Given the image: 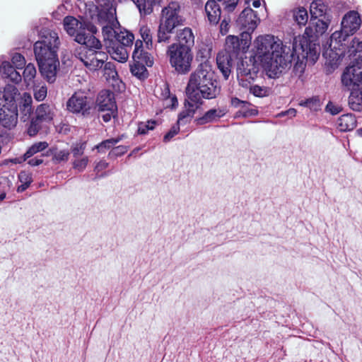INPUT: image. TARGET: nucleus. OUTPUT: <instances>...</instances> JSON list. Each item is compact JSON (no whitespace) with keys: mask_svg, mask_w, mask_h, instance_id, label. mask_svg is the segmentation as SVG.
<instances>
[{"mask_svg":"<svg viewBox=\"0 0 362 362\" xmlns=\"http://www.w3.org/2000/svg\"><path fill=\"white\" fill-rule=\"evenodd\" d=\"M97 14L91 16L93 21L98 22L102 27L103 25L118 24L116 17V9L114 7V0H95Z\"/></svg>","mask_w":362,"mask_h":362,"instance_id":"nucleus-14","label":"nucleus"},{"mask_svg":"<svg viewBox=\"0 0 362 362\" xmlns=\"http://www.w3.org/2000/svg\"><path fill=\"white\" fill-rule=\"evenodd\" d=\"M33 99L30 93H23L19 103V112L21 119L23 122L29 120L33 113Z\"/></svg>","mask_w":362,"mask_h":362,"instance_id":"nucleus-27","label":"nucleus"},{"mask_svg":"<svg viewBox=\"0 0 362 362\" xmlns=\"http://www.w3.org/2000/svg\"><path fill=\"white\" fill-rule=\"evenodd\" d=\"M255 62L257 61H255L253 57H250L241 59L238 63L237 78L242 87L247 88L257 78L259 69Z\"/></svg>","mask_w":362,"mask_h":362,"instance_id":"nucleus-13","label":"nucleus"},{"mask_svg":"<svg viewBox=\"0 0 362 362\" xmlns=\"http://www.w3.org/2000/svg\"><path fill=\"white\" fill-rule=\"evenodd\" d=\"M86 148L85 143H78L71 146V151L74 157L77 158L83 154Z\"/></svg>","mask_w":362,"mask_h":362,"instance_id":"nucleus-48","label":"nucleus"},{"mask_svg":"<svg viewBox=\"0 0 362 362\" xmlns=\"http://www.w3.org/2000/svg\"><path fill=\"white\" fill-rule=\"evenodd\" d=\"M221 87L214 77V73L207 61L202 62L190 74L186 87L187 97L192 102L202 103V99L216 98Z\"/></svg>","mask_w":362,"mask_h":362,"instance_id":"nucleus-3","label":"nucleus"},{"mask_svg":"<svg viewBox=\"0 0 362 362\" xmlns=\"http://www.w3.org/2000/svg\"><path fill=\"white\" fill-rule=\"evenodd\" d=\"M253 58L274 76L291 67L293 54L290 47L273 35H260L253 43Z\"/></svg>","mask_w":362,"mask_h":362,"instance_id":"nucleus-1","label":"nucleus"},{"mask_svg":"<svg viewBox=\"0 0 362 362\" xmlns=\"http://www.w3.org/2000/svg\"><path fill=\"white\" fill-rule=\"evenodd\" d=\"M88 158L85 156L81 159H76L73 162V168L78 172H82L86 168L88 163Z\"/></svg>","mask_w":362,"mask_h":362,"instance_id":"nucleus-44","label":"nucleus"},{"mask_svg":"<svg viewBox=\"0 0 362 362\" xmlns=\"http://www.w3.org/2000/svg\"><path fill=\"white\" fill-rule=\"evenodd\" d=\"M42 161L41 158H34L28 160V163L31 166H37L42 163Z\"/></svg>","mask_w":362,"mask_h":362,"instance_id":"nucleus-59","label":"nucleus"},{"mask_svg":"<svg viewBox=\"0 0 362 362\" xmlns=\"http://www.w3.org/2000/svg\"><path fill=\"white\" fill-rule=\"evenodd\" d=\"M36 69L34 64L30 63L24 69L23 77L28 86L33 82V79L36 76Z\"/></svg>","mask_w":362,"mask_h":362,"instance_id":"nucleus-36","label":"nucleus"},{"mask_svg":"<svg viewBox=\"0 0 362 362\" xmlns=\"http://www.w3.org/2000/svg\"><path fill=\"white\" fill-rule=\"evenodd\" d=\"M337 125L341 132L351 131L355 128L356 119L352 114L343 115L338 118Z\"/></svg>","mask_w":362,"mask_h":362,"instance_id":"nucleus-28","label":"nucleus"},{"mask_svg":"<svg viewBox=\"0 0 362 362\" xmlns=\"http://www.w3.org/2000/svg\"><path fill=\"white\" fill-rule=\"evenodd\" d=\"M34 98L37 101H42L47 96V88L45 85L36 86L33 88Z\"/></svg>","mask_w":362,"mask_h":362,"instance_id":"nucleus-39","label":"nucleus"},{"mask_svg":"<svg viewBox=\"0 0 362 362\" xmlns=\"http://www.w3.org/2000/svg\"><path fill=\"white\" fill-rule=\"evenodd\" d=\"M176 37L177 42L173 43L172 45H180L182 47H187L192 50V47L194 44V35L191 28L186 27L178 30Z\"/></svg>","mask_w":362,"mask_h":362,"instance_id":"nucleus-26","label":"nucleus"},{"mask_svg":"<svg viewBox=\"0 0 362 362\" xmlns=\"http://www.w3.org/2000/svg\"><path fill=\"white\" fill-rule=\"evenodd\" d=\"M128 150L127 146H117L110 151L108 156L110 158H116L118 156H121L124 155Z\"/></svg>","mask_w":362,"mask_h":362,"instance_id":"nucleus-46","label":"nucleus"},{"mask_svg":"<svg viewBox=\"0 0 362 362\" xmlns=\"http://www.w3.org/2000/svg\"><path fill=\"white\" fill-rule=\"evenodd\" d=\"M156 124L157 122L155 120H149L146 123H144L146 127H148L149 130H153L155 128Z\"/></svg>","mask_w":362,"mask_h":362,"instance_id":"nucleus-60","label":"nucleus"},{"mask_svg":"<svg viewBox=\"0 0 362 362\" xmlns=\"http://www.w3.org/2000/svg\"><path fill=\"white\" fill-rule=\"evenodd\" d=\"M226 115V111L222 108H212L206 111L203 116L194 119L197 125L201 126L218 121Z\"/></svg>","mask_w":362,"mask_h":362,"instance_id":"nucleus-24","label":"nucleus"},{"mask_svg":"<svg viewBox=\"0 0 362 362\" xmlns=\"http://www.w3.org/2000/svg\"><path fill=\"white\" fill-rule=\"evenodd\" d=\"M105 74L108 75L109 77L114 78L117 75L115 65L112 62H107L105 64Z\"/></svg>","mask_w":362,"mask_h":362,"instance_id":"nucleus-49","label":"nucleus"},{"mask_svg":"<svg viewBox=\"0 0 362 362\" xmlns=\"http://www.w3.org/2000/svg\"><path fill=\"white\" fill-rule=\"evenodd\" d=\"M148 131V127H146V124H144V122H141L139 124L138 134H146Z\"/></svg>","mask_w":362,"mask_h":362,"instance_id":"nucleus-58","label":"nucleus"},{"mask_svg":"<svg viewBox=\"0 0 362 362\" xmlns=\"http://www.w3.org/2000/svg\"><path fill=\"white\" fill-rule=\"evenodd\" d=\"M327 6L321 0L313 1L310 6L311 18L322 16L326 12Z\"/></svg>","mask_w":362,"mask_h":362,"instance_id":"nucleus-30","label":"nucleus"},{"mask_svg":"<svg viewBox=\"0 0 362 362\" xmlns=\"http://www.w3.org/2000/svg\"><path fill=\"white\" fill-rule=\"evenodd\" d=\"M250 88V92L257 97H264L268 94V89L257 85L252 86V83L247 88Z\"/></svg>","mask_w":362,"mask_h":362,"instance_id":"nucleus-42","label":"nucleus"},{"mask_svg":"<svg viewBox=\"0 0 362 362\" xmlns=\"http://www.w3.org/2000/svg\"><path fill=\"white\" fill-rule=\"evenodd\" d=\"M252 5L255 8H259L261 5L259 0H254L252 2Z\"/></svg>","mask_w":362,"mask_h":362,"instance_id":"nucleus-64","label":"nucleus"},{"mask_svg":"<svg viewBox=\"0 0 362 362\" xmlns=\"http://www.w3.org/2000/svg\"><path fill=\"white\" fill-rule=\"evenodd\" d=\"M40 39L34 44V54L42 76L48 82L54 83L59 67L58 50L60 40L58 33L50 29H42Z\"/></svg>","mask_w":362,"mask_h":362,"instance_id":"nucleus-2","label":"nucleus"},{"mask_svg":"<svg viewBox=\"0 0 362 362\" xmlns=\"http://www.w3.org/2000/svg\"><path fill=\"white\" fill-rule=\"evenodd\" d=\"M180 11V6L177 1H171L163 8L157 33L158 42L168 43L175 29L182 25L183 18Z\"/></svg>","mask_w":362,"mask_h":362,"instance_id":"nucleus-7","label":"nucleus"},{"mask_svg":"<svg viewBox=\"0 0 362 362\" xmlns=\"http://www.w3.org/2000/svg\"><path fill=\"white\" fill-rule=\"evenodd\" d=\"M124 135L122 134L120 136H118L116 138H112L109 139H106L105 141H103L98 145L95 146L96 149L99 152H103L105 149H110L112 147H114L115 145H117L119 141H121L124 138Z\"/></svg>","mask_w":362,"mask_h":362,"instance_id":"nucleus-31","label":"nucleus"},{"mask_svg":"<svg viewBox=\"0 0 362 362\" xmlns=\"http://www.w3.org/2000/svg\"><path fill=\"white\" fill-rule=\"evenodd\" d=\"M64 28L74 40L85 46L98 47L100 41L95 37L98 29L90 22L80 21L73 16H66L63 21Z\"/></svg>","mask_w":362,"mask_h":362,"instance_id":"nucleus-5","label":"nucleus"},{"mask_svg":"<svg viewBox=\"0 0 362 362\" xmlns=\"http://www.w3.org/2000/svg\"><path fill=\"white\" fill-rule=\"evenodd\" d=\"M146 64L142 63L135 62L131 66L132 74L139 79H144L147 77V70Z\"/></svg>","mask_w":362,"mask_h":362,"instance_id":"nucleus-35","label":"nucleus"},{"mask_svg":"<svg viewBox=\"0 0 362 362\" xmlns=\"http://www.w3.org/2000/svg\"><path fill=\"white\" fill-rule=\"evenodd\" d=\"M341 82L347 88L362 86V59H356L346 67L341 76Z\"/></svg>","mask_w":362,"mask_h":362,"instance_id":"nucleus-17","label":"nucleus"},{"mask_svg":"<svg viewBox=\"0 0 362 362\" xmlns=\"http://www.w3.org/2000/svg\"><path fill=\"white\" fill-rule=\"evenodd\" d=\"M97 104L99 111H117L114 95L108 90H102L98 98Z\"/></svg>","mask_w":362,"mask_h":362,"instance_id":"nucleus-23","label":"nucleus"},{"mask_svg":"<svg viewBox=\"0 0 362 362\" xmlns=\"http://www.w3.org/2000/svg\"><path fill=\"white\" fill-rule=\"evenodd\" d=\"M53 115L49 105L47 104L40 105L35 110V117L31 119L27 131L28 134L31 136L36 135L41 129L42 123L52 121Z\"/></svg>","mask_w":362,"mask_h":362,"instance_id":"nucleus-16","label":"nucleus"},{"mask_svg":"<svg viewBox=\"0 0 362 362\" xmlns=\"http://www.w3.org/2000/svg\"><path fill=\"white\" fill-rule=\"evenodd\" d=\"M201 105L202 103L192 102L187 98L185 102L184 109L178 115L177 121L178 124L185 125L189 123Z\"/></svg>","mask_w":362,"mask_h":362,"instance_id":"nucleus-22","label":"nucleus"},{"mask_svg":"<svg viewBox=\"0 0 362 362\" xmlns=\"http://www.w3.org/2000/svg\"><path fill=\"white\" fill-rule=\"evenodd\" d=\"M204 16L211 25H216L218 23L221 16V8L216 0L206 1Z\"/></svg>","mask_w":362,"mask_h":362,"instance_id":"nucleus-21","label":"nucleus"},{"mask_svg":"<svg viewBox=\"0 0 362 362\" xmlns=\"http://www.w3.org/2000/svg\"><path fill=\"white\" fill-rule=\"evenodd\" d=\"M93 100L84 91H76L66 100V110L74 115L88 117L93 110Z\"/></svg>","mask_w":362,"mask_h":362,"instance_id":"nucleus-12","label":"nucleus"},{"mask_svg":"<svg viewBox=\"0 0 362 362\" xmlns=\"http://www.w3.org/2000/svg\"><path fill=\"white\" fill-rule=\"evenodd\" d=\"M299 56V53H293V57L292 58V61L296 59V62L295 63L293 66V71L296 73V74H298V76L300 77L304 72V69L305 67V63L304 62V60L305 59H300Z\"/></svg>","mask_w":362,"mask_h":362,"instance_id":"nucleus-38","label":"nucleus"},{"mask_svg":"<svg viewBox=\"0 0 362 362\" xmlns=\"http://www.w3.org/2000/svg\"><path fill=\"white\" fill-rule=\"evenodd\" d=\"M166 55L170 64L178 74H186L190 71L193 53L189 48L170 45L168 47Z\"/></svg>","mask_w":362,"mask_h":362,"instance_id":"nucleus-9","label":"nucleus"},{"mask_svg":"<svg viewBox=\"0 0 362 362\" xmlns=\"http://www.w3.org/2000/svg\"><path fill=\"white\" fill-rule=\"evenodd\" d=\"M139 32L142 38L141 41L146 44V48L151 49L153 47V40L151 30L146 26H143L140 28Z\"/></svg>","mask_w":362,"mask_h":362,"instance_id":"nucleus-37","label":"nucleus"},{"mask_svg":"<svg viewBox=\"0 0 362 362\" xmlns=\"http://www.w3.org/2000/svg\"><path fill=\"white\" fill-rule=\"evenodd\" d=\"M102 34L111 57L119 62H126L134 40V35L127 30H120L119 23L103 25Z\"/></svg>","mask_w":362,"mask_h":362,"instance_id":"nucleus-4","label":"nucleus"},{"mask_svg":"<svg viewBox=\"0 0 362 362\" xmlns=\"http://www.w3.org/2000/svg\"><path fill=\"white\" fill-rule=\"evenodd\" d=\"M327 28L328 24L327 22L318 18H313L310 19L303 35L307 38L317 40L319 36L324 34Z\"/></svg>","mask_w":362,"mask_h":362,"instance_id":"nucleus-20","label":"nucleus"},{"mask_svg":"<svg viewBox=\"0 0 362 362\" xmlns=\"http://www.w3.org/2000/svg\"><path fill=\"white\" fill-rule=\"evenodd\" d=\"M109 164L105 160H100L95 167V171L99 173L108 167Z\"/></svg>","mask_w":362,"mask_h":362,"instance_id":"nucleus-56","label":"nucleus"},{"mask_svg":"<svg viewBox=\"0 0 362 362\" xmlns=\"http://www.w3.org/2000/svg\"><path fill=\"white\" fill-rule=\"evenodd\" d=\"M15 68L8 62H4L0 66V73L4 78H8Z\"/></svg>","mask_w":362,"mask_h":362,"instance_id":"nucleus-45","label":"nucleus"},{"mask_svg":"<svg viewBox=\"0 0 362 362\" xmlns=\"http://www.w3.org/2000/svg\"><path fill=\"white\" fill-rule=\"evenodd\" d=\"M352 45L351 47H355V44H357V46L355 49L356 52L358 53V58L356 59H362V41L358 42V40H356V38H354L352 40Z\"/></svg>","mask_w":362,"mask_h":362,"instance_id":"nucleus-52","label":"nucleus"},{"mask_svg":"<svg viewBox=\"0 0 362 362\" xmlns=\"http://www.w3.org/2000/svg\"><path fill=\"white\" fill-rule=\"evenodd\" d=\"M222 1L224 10L228 13L233 12L238 6H240L241 1L240 0H221Z\"/></svg>","mask_w":362,"mask_h":362,"instance_id":"nucleus-41","label":"nucleus"},{"mask_svg":"<svg viewBox=\"0 0 362 362\" xmlns=\"http://www.w3.org/2000/svg\"><path fill=\"white\" fill-rule=\"evenodd\" d=\"M11 62L16 69H22L25 64L24 57L19 53H14L11 58Z\"/></svg>","mask_w":362,"mask_h":362,"instance_id":"nucleus-43","label":"nucleus"},{"mask_svg":"<svg viewBox=\"0 0 362 362\" xmlns=\"http://www.w3.org/2000/svg\"><path fill=\"white\" fill-rule=\"evenodd\" d=\"M361 20L358 12L351 11L347 13L341 21V28L332 35V40L340 39L346 40L349 35H354L360 28Z\"/></svg>","mask_w":362,"mask_h":362,"instance_id":"nucleus-15","label":"nucleus"},{"mask_svg":"<svg viewBox=\"0 0 362 362\" xmlns=\"http://www.w3.org/2000/svg\"><path fill=\"white\" fill-rule=\"evenodd\" d=\"M286 113L287 114V116L292 118L296 115L297 111L294 108H290L288 110H286Z\"/></svg>","mask_w":362,"mask_h":362,"instance_id":"nucleus-61","label":"nucleus"},{"mask_svg":"<svg viewBox=\"0 0 362 362\" xmlns=\"http://www.w3.org/2000/svg\"><path fill=\"white\" fill-rule=\"evenodd\" d=\"M11 81L18 83V82L21 81L22 76L21 74L15 69L14 71L11 73L10 76L8 78Z\"/></svg>","mask_w":362,"mask_h":362,"instance_id":"nucleus-55","label":"nucleus"},{"mask_svg":"<svg viewBox=\"0 0 362 362\" xmlns=\"http://www.w3.org/2000/svg\"><path fill=\"white\" fill-rule=\"evenodd\" d=\"M351 90L349 97V105L354 111H361L362 110V94L358 90V87L348 88Z\"/></svg>","mask_w":362,"mask_h":362,"instance_id":"nucleus-29","label":"nucleus"},{"mask_svg":"<svg viewBox=\"0 0 362 362\" xmlns=\"http://www.w3.org/2000/svg\"><path fill=\"white\" fill-rule=\"evenodd\" d=\"M29 186L30 185L28 184L22 183L20 186L18 187V192H22L25 191Z\"/></svg>","mask_w":362,"mask_h":362,"instance_id":"nucleus-62","label":"nucleus"},{"mask_svg":"<svg viewBox=\"0 0 362 362\" xmlns=\"http://www.w3.org/2000/svg\"><path fill=\"white\" fill-rule=\"evenodd\" d=\"M326 110L330 112L332 115H335L340 112L341 108L334 105L332 103L329 102L326 106Z\"/></svg>","mask_w":362,"mask_h":362,"instance_id":"nucleus-53","label":"nucleus"},{"mask_svg":"<svg viewBox=\"0 0 362 362\" xmlns=\"http://www.w3.org/2000/svg\"><path fill=\"white\" fill-rule=\"evenodd\" d=\"M249 47L247 40L240 39L238 36L228 35L226 39L225 50L219 52L216 57L218 69L225 79H228L233 65V62L240 53L246 52Z\"/></svg>","mask_w":362,"mask_h":362,"instance_id":"nucleus-6","label":"nucleus"},{"mask_svg":"<svg viewBox=\"0 0 362 362\" xmlns=\"http://www.w3.org/2000/svg\"><path fill=\"white\" fill-rule=\"evenodd\" d=\"M18 89L13 86H6L0 91V124L11 129L16 126L18 120V105L16 96Z\"/></svg>","mask_w":362,"mask_h":362,"instance_id":"nucleus-8","label":"nucleus"},{"mask_svg":"<svg viewBox=\"0 0 362 362\" xmlns=\"http://www.w3.org/2000/svg\"><path fill=\"white\" fill-rule=\"evenodd\" d=\"M257 113V110H250V111H246L244 112V116L247 117L249 115H255Z\"/></svg>","mask_w":362,"mask_h":362,"instance_id":"nucleus-63","label":"nucleus"},{"mask_svg":"<svg viewBox=\"0 0 362 362\" xmlns=\"http://www.w3.org/2000/svg\"><path fill=\"white\" fill-rule=\"evenodd\" d=\"M344 41V40L341 39H340V40H332L331 36L328 47H327V45L325 46L322 56L327 59V63L330 66L337 64L338 61L344 55V50L343 48H341L343 47L342 42Z\"/></svg>","mask_w":362,"mask_h":362,"instance_id":"nucleus-19","label":"nucleus"},{"mask_svg":"<svg viewBox=\"0 0 362 362\" xmlns=\"http://www.w3.org/2000/svg\"><path fill=\"white\" fill-rule=\"evenodd\" d=\"M132 57L135 62L145 64L147 66H151L153 64L151 55L144 50L143 42L141 40L135 42Z\"/></svg>","mask_w":362,"mask_h":362,"instance_id":"nucleus-25","label":"nucleus"},{"mask_svg":"<svg viewBox=\"0 0 362 362\" xmlns=\"http://www.w3.org/2000/svg\"><path fill=\"white\" fill-rule=\"evenodd\" d=\"M107 112H106L102 115V118L105 122H108L109 121H110L111 118L112 117H114L115 113L116 112V111H112V112L107 111Z\"/></svg>","mask_w":362,"mask_h":362,"instance_id":"nucleus-57","label":"nucleus"},{"mask_svg":"<svg viewBox=\"0 0 362 362\" xmlns=\"http://www.w3.org/2000/svg\"><path fill=\"white\" fill-rule=\"evenodd\" d=\"M47 147H48V144L46 141H40V142L35 143L25 153V154L23 155V160H26L27 159L30 158L35 153L42 151L43 150L46 149Z\"/></svg>","mask_w":362,"mask_h":362,"instance_id":"nucleus-33","label":"nucleus"},{"mask_svg":"<svg viewBox=\"0 0 362 362\" xmlns=\"http://www.w3.org/2000/svg\"><path fill=\"white\" fill-rule=\"evenodd\" d=\"M293 17L299 25H305L308 19V11L304 7H298L293 11Z\"/></svg>","mask_w":362,"mask_h":362,"instance_id":"nucleus-32","label":"nucleus"},{"mask_svg":"<svg viewBox=\"0 0 362 362\" xmlns=\"http://www.w3.org/2000/svg\"><path fill=\"white\" fill-rule=\"evenodd\" d=\"M317 40L305 37V35L294 37L290 53H299V58L309 59L315 63L320 55V45Z\"/></svg>","mask_w":362,"mask_h":362,"instance_id":"nucleus-11","label":"nucleus"},{"mask_svg":"<svg viewBox=\"0 0 362 362\" xmlns=\"http://www.w3.org/2000/svg\"><path fill=\"white\" fill-rule=\"evenodd\" d=\"M102 44L98 47L86 46L83 50H76L75 56L90 70L95 71L103 66L107 61V54L101 50Z\"/></svg>","mask_w":362,"mask_h":362,"instance_id":"nucleus-10","label":"nucleus"},{"mask_svg":"<svg viewBox=\"0 0 362 362\" xmlns=\"http://www.w3.org/2000/svg\"><path fill=\"white\" fill-rule=\"evenodd\" d=\"M259 18L257 13L250 8H245L236 20V25L243 30V33H252L257 28Z\"/></svg>","mask_w":362,"mask_h":362,"instance_id":"nucleus-18","label":"nucleus"},{"mask_svg":"<svg viewBox=\"0 0 362 362\" xmlns=\"http://www.w3.org/2000/svg\"><path fill=\"white\" fill-rule=\"evenodd\" d=\"M230 20H227L226 18H223L220 24V33L222 35L227 34L230 28Z\"/></svg>","mask_w":362,"mask_h":362,"instance_id":"nucleus-51","label":"nucleus"},{"mask_svg":"<svg viewBox=\"0 0 362 362\" xmlns=\"http://www.w3.org/2000/svg\"><path fill=\"white\" fill-rule=\"evenodd\" d=\"M299 105L309 108L312 111H318L321 108V102L318 96H313L306 100H300Z\"/></svg>","mask_w":362,"mask_h":362,"instance_id":"nucleus-34","label":"nucleus"},{"mask_svg":"<svg viewBox=\"0 0 362 362\" xmlns=\"http://www.w3.org/2000/svg\"><path fill=\"white\" fill-rule=\"evenodd\" d=\"M18 179L21 183H26L28 185H30L33 181L30 174L25 171H22L19 173Z\"/></svg>","mask_w":362,"mask_h":362,"instance_id":"nucleus-50","label":"nucleus"},{"mask_svg":"<svg viewBox=\"0 0 362 362\" xmlns=\"http://www.w3.org/2000/svg\"><path fill=\"white\" fill-rule=\"evenodd\" d=\"M69 157V152L67 150H60L56 151L52 158V161L54 163H59L61 162H66Z\"/></svg>","mask_w":362,"mask_h":362,"instance_id":"nucleus-40","label":"nucleus"},{"mask_svg":"<svg viewBox=\"0 0 362 362\" xmlns=\"http://www.w3.org/2000/svg\"><path fill=\"white\" fill-rule=\"evenodd\" d=\"M231 103L235 107L246 108V107L249 105L248 103L241 100L237 98H233L231 100Z\"/></svg>","mask_w":362,"mask_h":362,"instance_id":"nucleus-54","label":"nucleus"},{"mask_svg":"<svg viewBox=\"0 0 362 362\" xmlns=\"http://www.w3.org/2000/svg\"><path fill=\"white\" fill-rule=\"evenodd\" d=\"M180 125L181 124H178V122H177V124L173 125L170 129V131L164 136L163 141L167 143L170 141L171 139H173L175 135H177L180 132Z\"/></svg>","mask_w":362,"mask_h":362,"instance_id":"nucleus-47","label":"nucleus"}]
</instances>
